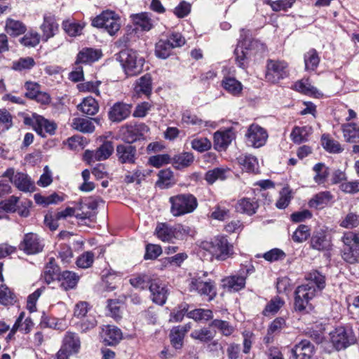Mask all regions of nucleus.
Here are the masks:
<instances>
[{"label": "nucleus", "instance_id": "1", "mask_svg": "<svg viewBox=\"0 0 359 359\" xmlns=\"http://www.w3.org/2000/svg\"><path fill=\"white\" fill-rule=\"evenodd\" d=\"M201 250L208 252L217 259L225 260L233 253V246L227 238L222 236L215 237L210 241H204L201 245Z\"/></svg>", "mask_w": 359, "mask_h": 359}, {"label": "nucleus", "instance_id": "2", "mask_svg": "<svg viewBox=\"0 0 359 359\" xmlns=\"http://www.w3.org/2000/svg\"><path fill=\"white\" fill-rule=\"evenodd\" d=\"M265 46L257 40L239 42L234 50L236 61L240 67L245 68L247 60L257 52H263Z\"/></svg>", "mask_w": 359, "mask_h": 359}, {"label": "nucleus", "instance_id": "3", "mask_svg": "<svg viewBox=\"0 0 359 359\" xmlns=\"http://www.w3.org/2000/svg\"><path fill=\"white\" fill-rule=\"evenodd\" d=\"M170 211L173 216L179 217L192 212L198 205L195 196L190 194H179L170 198Z\"/></svg>", "mask_w": 359, "mask_h": 359}, {"label": "nucleus", "instance_id": "4", "mask_svg": "<svg viewBox=\"0 0 359 359\" xmlns=\"http://www.w3.org/2000/svg\"><path fill=\"white\" fill-rule=\"evenodd\" d=\"M119 57L121 65L128 76H135L142 71L144 60L135 50H123L121 51Z\"/></svg>", "mask_w": 359, "mask_h": 359}, {"label": "nucleus", "instance_id": "5", "mask_svg": "<svg viewBox=\"0 0 359 359\" xmlns=\"http://www.w3.org/2000/svg\"><path fill=\"white\" fill-rule=\"evenodd\" d=\"M318 292L315 290L313 285L302 284L298 286L295 290L294 309L301 313H308L312 310L313 306L310 303Z\"/></svg>", "mask_w": 359, "mask_h": 359}, {"label": "nucleus", "instance_id": "6", "mask_svg": "<svg viewBox=\"0 0 359 359\" xmlns=\"http://www.w3.org/2000/svg\"><path fill=\"white\" fill-rule=\"evenodd\" d=\"M92 25L103 28L111 36L117 33L121 28V18L114 11L107 10L102 11L92 21Z\"/></svg>", "mask_w": 359, "mask_h": 359}, {"label": "nucleus", "instance_id": "7", "mask_svg": "<svg viewBox=\"0 0 359 359\" xmlns=\"http://www.w3.org/2000/svg\"><path fill=\"white\" fill-rule=\"evenodd\" d=\"M254 272L255 267L252 264H242L238 274L227 276L222 280V287L231 292H238L245 287L246 278Z\"/></svg>", "mask_w": 359, "mask_h": 359}, {"label": "nucleus", "instance_id": "8", "mask_svg": "<svg viewBox=\"0 0 359 359\" xmlns=\"http://www.w3.org/2000/svg\"><path fill=\"white\" fill-rule=\"evenodd\" d=\"M208 273L204 272L203 276L197 275L190 279L189 289L190 292H196L201 296L208 297V301L212 300L217 295L215 283L210 280H203Z\"/></svg>", "mask_w": 359, "mask_h": 359}, {"label": "nucleus", "instance_id": "9", "mask_svg": "<svg viewBox=\"0 0 359 359\" xmlns=\"http://www.w3.org/2000/svg\"><path fill=\"white\" fill-rule=\"evenodd\" d=\"M330 341L337 350L346 348L356 340L352 329L338 327L330 333Z\"/></svg>", "mask_w": 359, "mask_h": 359}, {"label": "nucleus", "instance_id": "10", "mask_svg": "<svg viewBox=\"0 0 359 359\" xmlns=\"http://www.w3.org/2000/svg\"><path fill=\"white\" fill-rule=\"evenodd\" d=\"M2 176L8 178L10 182L22 191L32 192L34 191V184L27 174L15 172L14 168H10L4 172Z\"/></svg>", "mask_w": 359, "mask_h": 359}, {"label": "nucleus", "instance_id": "11", "mask_svg": "<svg viewBox=\"0 0 359 359\" xmlns=\"http://www.w3.org/2000/svg\"><path fill=\"white\" fill-rule=\"evenodd\" d=\"M114 150L113 142L107 140L95 150H86L83 154V159L88 163L104 161L110 157Z\"/></svg>", "mask_w": 359, "mask_h": 359}, {"label": "nucleus", "instance_id": "12", "mask_svg": "<svg viewBox=\"0 0 359 359\" xmlns=\"http://www.w3.org/2000/svg\"><path fill=\"white\" fill-rule=\"evenodd\" d=\"M266 79L271 83H277L287 76V64L284 61L269 60L267 63Z\"/></svg>", "mask_w": 359, "mask_h": 359}, {"label": "nucleus", "instance_id": "13", "mask_svg": "<svg viewBox=\"0 0 359 359\" xmlns=\"http://www.w3.org/2000/svg\"><path fill=\"white\" fill-rule=\"evenodd\" d=\"M19 248L27 255H35L42 252L44 243L37 234L28 233L24 236Z\"/></svg>", "mask_w": 359, "mask_h": 359}, {"label": "nucleus", "instance_id": "14", "mask_svg": "<svg viewBox=\"0 0 359 359\" xmlns=\"http://www.w3.org/2000/svg\"><path fill=\"white\" fill-rule=\"evenodd\" d=\"M149 130V127L143 123L127 125L121 129L122 139L124 142L131 144L140 140Z\"/></svg>", "mask_w": 359, "mask_h": 359}, {"label": "nucleus", "instance_id": "15", "mask_svg": "<svg viewBox=\"0 0 359 359\" xmlns=\"http://www.w3.org/2000/svg\"><path fill=\"white\" fill-rule=\"evenodd\" d=\"M247 142L249 145L259 148L263 146L268 137L265 129L257 124H252L245 134Z\"/></svg>", "mask_w": 359, "mask_h": 359}, {"label": "nucleus", "instance_id": "16", "mask_svg": "<svg viewBox=\"0 0 359 359\" xmlns=\"http://www.w3.org/2000/svg\"><path fill=\"white\" fill-rule=\"evenodd\" d=\"M18 197L11 196L8 198L0 202V208L6 212H14L18 210L21 216L27 217L29 215L28 207L31 205L32 202L29 201L22 202L21 206L18 205Z\"/></svg>", "mask_w": 359, "mask_h": 359}, {"label": "nucleus", "instance_id": "17", "mask_svg": "<svg viewBox=\"0 0 359 359\" xmlns=\"http://www.w3.org/2000/svg\"><path fill=\"white\" fill-rule=\"evenodd\" d=\"M100 337L106 346H115L122 339L121 330L114 325H103L100 332Z\"/></svg>", "mask_w": 359, "mask_h": 359}, {"label": "nucleus", "instance_id": "18", "mask_svg": "<svg viewBox=\"0 0 359 359\" xmlns=\"http://www.w3.org/2000/svg\"><path fill=\"white\" fill-rule=\"evenodd\" d=\"M40 29L42 32L43 41L46 42L49 39L53 37L58 31V24L55 17L50 13L45 14Z\"/></svg>", "mask_w": 359, "mask_h": 359}, {"label": "nucleus", "instance_id": "19", "mask_svg": "<svg viewBox=\"0 0 359 359\" xmlns=\"http://www.w3.org/2000/svg\"><path fill=\"white\" fill-rule=\"evenodd\" d=\"M314 351V346L311 341L304 339L291 349V355L294 359H311Z\"/></svg>", "mask_w": 359, "mask_h": 359}, {"label": "nucleus", "instance_id": "20", "mask_svg": "<svg viewBox=\"0 0 359 359\" xmlns=\"http://www.w3.org/2000/svg\"><path fill=\"white\" fill-rule=\"evenodd\" d=\"M149 290L154 302L159 305L165 303L168 297V289L166 285L160 280H153L149 285Z\"/></svg>", "mask_w": 359, "mask_h": 359}, {"label": "nucleus", "instance_id": "21", "mask_svg": "<svg viewBox=\"0 0 359 359\" xmlns=\"http://www.w3.org/2000/svg\"><path fill=\"white\" fill-rule=\"evenodd\" d=\"M116 154L119 163L133 164L136 161L137 149L130 144H118L116 149Z\"/></svg>", "mask_w": 359, "mask_h": 359}, {"label": "nucleus", "instance_id": "22", "mask_svg": "<svg viewBox=\"0 0 359 359\" xmlns=\"http://www.w3.org/2000/svg\"><path fill=\"white\" fill-rule=\"evenodd\" d=\"M32 121L34 130L41 136L45 137V133L50 135L55 133L56 125L53 122L44 118L43 116L34 114L32 115Z\"/></svg>", "mask_w": 359, "mask_h": 359}, {"label": "nucleus", "instance_id": "23", "mask_svg": "<svg viewBox=\"0 0 359 359\" xmlns=\"http://www.w3.org/2000/svg\"><path fill=\"white\" fill-rule=\"evenodd\" d=\"M131 113V105L123 102L115 103L109 111V118L113 122L126 119Z\"/></svg>", "mask_w": 359, "mask_h": 359}, {"label": "nucleus", "instance_id": "24", "mask_svg": "<svg viewBox=\"0 0 359 359\" xmlns=\"http://www.w3.org/2000/svg\"><path fill=\"white\" fill-rule=\"evenodd\" d=\"M61 273L60 269L57 264L55 258L50 257L49 258L48 262L44 266L41 278L47 284H50L55 280L58 281Z\"/></svg>", "mask_w": 359, "mask_h": 359}, {"label": "nucleus", "instance_id": "25", "mask_svg": "<svg viewBox=\"0 0 359 359\" xmlns=\"http://www.w3.org/2000/svg\"><path fill=\"white\" fill-rule=\"evenodd\" d=\"M102 56L99 50L92 48H85L80 50L77 55L76 65L80 64H88L98 60Z\"/></svg>", "mask_w": 359, "mask_h": 359}, {"label": "nucleus", "instance_id": "26", "mask_svg": "<svg viewBox=\"0 0 359 359\" xmlns=\"http://www.w3.org/2000/svg\"><path fill=\"white\" fill-rule=\"evenodd\" d=\"M152 91V79L150 74H147L138 79L134 87V92L138 96L149 97Z\"/></svg>", "mask_w": 359, "mask_h": 359}, {"label": "nucleus", "instance_id": "27", "mask_svg": "<svg viewBox=\"0 0 359 359\" xmlns=\"http://www.w3.org/2000/svg\"><path fill=\"white\" fill-rule=\"evenodd\" d=\"M311 248L318 251L328 250L330 248V241L323 231L313 232L310 240Z\"/></svg>", "mask_w": 359, "mask_h": 359}, {"label": "nucleus", "instance_id": "28", "mask_svg": "<svg viewBox=\"0 0 359 359\" xmlns=\"http://www.w3.org/2000/svg\"><path fill=\"white\" fill-rule=\"evenodd\" d=\"M79 276L71 271H64L58 280L60 287L65 291L75 289L79 280Z\"/></svg>", "mask_w": 359, "mask_h": 359}, {"label": "nucleus", "instance_id": "29", "mask_svg": "<svg viewBox=\"0 0 359 359\" xmlns=\"http://www.w3.org/2000/svg\"><path fill=\"white\" fill-rule=\"evenodd\" d=\"M235 135L231 129L217 131L214 134V146L217 150L224 149L234 139Z\"/></svg>", "mask_w": 359, "mask_h": 359}, {"label": "nucleus", "instance_id": "30", "mask_svg": "<svg viewBox=\"0 0 359 359\" xmlns=\"http://www.w3.org/2000/svg\"><path fill=\"white\" fill-rule=\"evenodd\" d=\"M190 326L185 325L183 326L174 327L170 333V341L173 347L180 349L183 346V339L185 334L189 330Z\"/></svg>", "mask_w": 359, "mask_h": 359}, {"label": "nucleus", "instance_id": "31", "mask_svg": "<svg viewBox=\"0 0 359 359\" xmlns=\"http://www.w3.org/2000/svg\"><path fill=\"white\" fill-rule=\"evenodd\" d=\"M312 133V128L308 126H295L290 134V138L295 144H301L308 140L309 136Z\"/></svg>", "mask_w": 359, "mask_h": 359}, {"label": "nucleus", "instance_id": "32", "mask_svg": "<svg viewBox=\"0 0 359 359\" xmlns=\"http://www.w3.org/2000/svg\"><path fill=\"white\" fill-rule=\"evenodd\" d=\"M306 280L310 285H313L317 292H320L325 287V277L317 270L309 272L306 276Z\"/></svg>", "mask_w": 359, "mask_h": 359}, {"label": "nucleus", "instance_id": "33", "mask_svg": "<svg viewBox=\"0 0 359 359\" xmlns=\"http://www.w3.org/2000/svg\"><path fill=\"white\" fill-rule=\"evenodd\" d=\"M345 140L348 142H359V126L355 123H345L341 126Z\"/></svg>", "mask_w": 359, "mask_h": 359}, {"label": "nucleus", "instance_id": "34", "mask_svg": "<svg viewBox=\"0 0 359 359\" xmlns=\"http://www.w3.org/2000/svg\"><path fill=\"white\" fill-rule=\"evenodd\" d=\"M78 109L87 116H93L99 111V104L93 97H87L78 105Z\"/></svg>", "mask_w": 359, "mask_h": 359}, {"label": "nucleus", "instance_id": "35", "mask_svg": "<svg viewBox=\"0 0 359 359\" xmlns=\"http://www.w3.org/2000/svg\"><path fill=\"white\" fill-rule=\"evenodd\" d=\"M71 126L74 129L83 133H91L95 130V126L92 122V119L86 118H74Z\"/></svg>", "mask_w": 359, "mask_h": 359}, {"label": "nucleus", "instance_id": "36", "mask_svg": "<svg viewBox=\"0 0 359 359\" xmlns=\"http://www.w3.org/2000/svg\"><path fill=\"white\" fill-rule=\"evenodd\" d=\"M222 87L229 93L238 96L241 95L243 90V85L240 81L233 77H224L222 82Z\"/></svg>", "mask_w": 359, "mask_h": 359}, {"label": "nucleus", "instance_id": "37", "mask_svg": "<svg viewBox=\"0 0 359 359\" xmlns=\"http://www.w3.org/2000/svg\"><path fill=\"white\" fill-rule=\"evenodd\" d=\"M238 163L247 172H255L258 170L257 159L250 154H241L237 158Z\"/></svg>", "mask_w": 359, "mask_h": 359}, {"label": "nucleus", "instance_id": "38", "mask_svg": "<svg viewBox=\"0 0 359 359\" xmlns=\"http://www.w3.org/2000/svg\"><path fill=\"white\" fill-rule=\"evenodd\" d=\"M229 169L224 168H215L209 170L205 175V180L209 184H212L217 180H224L227 178Z\"/></svg>", "mask_w": 359, "mask_h": 359}, {"label": "nucleus", "instance_id": "39", "mask_svg": "<svg viewBox=\"0 0 359 359\" xmlns=\"http://www.w3.org/2000/svg\"><path fill=\"white\" fill-rule=\"evenodd\" d=\"M295 89L304 94L313 95L316 97L322 96V93L314 86H313L308 79L298 81L294 84Z\"/></svg>", "mask_w": 359, "mask_h": 359}, {"label": "nucleus", "instance_id": "40", "mask_svg": "<svg viewBox=\"0 0 359 359\" xmlns=\"http://www.w3.org/2000/svg\"><path fill=\"white\" fill-rule=\"evenodd\" d=\"M80 348V340L78 336L73 332H67L63 339V346L61 348L67 350L68 353L77 352Z\"/></svg>", "mask_w": 359, "mask_h": 359}, {"label": "nucleus", "instance_id": "41", "mask_svg": "<svg viewBox=\"0 0 359 359\" xmlns=\"http://www.w3.org/2000/svg\"><path fill=\"white\" fill-rule=\"evenodd\" d=\"M155 232L158 238L163 241L172 242L175 239L173 226H170L165 223L158 224Z\"/></svg>", "mask_w": 359, "mask_h": 359}, {"label": "nucleus", "instance_id": "42", "mask_svg": "<svg viewBox=\"0 0 359 359\" xmlns=\"http://www.w3.org/2000/svg\"><path fill=\"white\" fill-rule=\"evenodd\" d=\"M332 196L329 191H323L315 195L309 202L310 208L320 209L332 200Z\"/></svg>", "mask_w": 359, "mask_h": 359}, {"label": "nucleus", "instance_id": "43", "mask_svg": "<svg viewBox=\"0 0 359 359\" xmlns=\"http://www.w3.org/2000/svg\"><path fill=\"white\" fill-rule=\"evenodd\" d=\"M210 326L217 330L223 336L229 337L235 332V327L229 322L220 319L211 321Z\"/></svg>", "mask_w": 359, "mask_h": 359}, {"label": "nucleus", "instance_id": "44", "mask_svg": "<svg viewBox=\"0 0 359 359\" xmlns=\"http://www.w3.org/2000/svg\"><path fill=\"white\" fill-rule=\"evenodd\" d=\"M173 49L170 40L160 39L155 46V54L157 57L161 59L168 58Z\"/></svg>", "mask_w": 359, "mask_h": 359}, {"label": "nucleus", "instance_id": "45", "mask_svg": "<svg viewBox=\"0 0 359 359\" xmlns=\"http://www.w3.org/2000/svg\"><path fill=\"white\" fill-rule=\"evenodd\" d=\"M258 206L257 202L254 199L244 198L238 201L236 209L239 212L252 215L255 213Z\"/></svg>", "mask_w": 359, "mask_h": 359}, {"label": "nucleus", "instance_id": "46", "mask_svg": "<svg viewBox=\"0 0 359 359\" xmlns=\"http://www.w3.org/2000/svg\"><path fill=\"white\" fill-rule=\"evenodd\" d=\"M133 22L140 27L143 31H149L152 27V22L148 13H141L130 16Z\"/></svg>", "mask_w": 359, "mask_h": 359}, {"label": "nucleus", "instance_id": "47", "mask_svg": "<svg viewBox=\"0 0 359 359\" xmlns=\"http://www.w3.org/2000/svg\"><path fill=\"white\" fill-rule=\"evenodd\" d=\"M342 257L344 261L350 264L359 262V245L354 244L352 247H344Z\"/></svg>", "mask_w": 359, "mask_h": 359}, {"label": "nucleus", "instance_id": "48", "mask_svg": "<svg viewBox=\"0 0 359 359\" xmlns=\"http://www.w3.org/2000/svg\"><path fill=\"white\" fill-rule=\"evenodd\" d=\"M306 71H314L320 62V57L315 49H311L304 54Z\"/></svg>", "mask_w": 359, "mask_h": 359}, {"label": "nucleus", "instance_id": "49", "mask_svg": "<svg viewBox=\"0 0 359 359\" xmlns=\"http://www.w3.org/2000/svg\"><path fill=\"white\" fill-rule=\"evenodd\" d=\"M26 30L25 26L18 20L8 19L6 22V31L12 36H19L25 33Z\"/></svg>", "mask_w": 359, "mask_h": 359}, {"label": "nucleus", "instance_id": "50", "mask_svg": "<svg viewBox=\"0 0 359 359\" xmlns=\"http://www.w3.org/2000/svg\"><path fill=\"white\" fill-rule=\"evenodd\" d=\"M339 226L345 229H353L359 226V215L349 212L340 221Z\"/></svg>", "mask_w": 359, "mask_h": 359}, {"label": "nucleus", "instance_id": "51", "mask_svg": "<svg viewBox=\"0 0 359 359\" xmlns=\"http://www.w3.org/2000/svg\"><path fill=\"white\" fill-rule=\"evenodd\" d=\"M284 303V301L280 297H275L268 302L262 313L264 316L273 315L279 311Z\"/></svg>", "mask_w": 359, "mask_h": 359}, {"label": "nucleus", "instance_id": "52", "mask_svg": "<svg viewBox=\"0 0 359 359\" xmlns=\"http://www.w3.org/2000/svg\"><path fill=\"white\" fill-rule=\"evenodd\" d=\"M313 170L316 172L313 177L315 182L318 184L324 183L329 175L328 168L324 163H318L313 166Z\"/></svg>", "mask_w": 359, "mask_h": 359}, {"label": "nucleus", "instance_id": "53", "mask_svg": "<svg viewBox=\"0 0 359 359\" xmlns=\"http://www.w3.org/2000/svg\"><path fill=\"white\" fill-rule=\"evenodd\" d=\"M194 157L191 153L184 152L174 158V163L178 169L189 166L194 161Z\"/></svg>", "mask_w": 359, "mask_h": 359}, {"label": "nucleus", "instance_id": "54", "mask_svg": "<svg viewBox=\"0 0 359 359\" xmlns=\"http://www.w3.org/2000/svg\"><path fill=\"white\" fill-rule=\"evenodd\" d=\"M292 199L291 190L289 187H283L279 193V198L276 203L278 209H285L288 206Z\"/></svg>", "mask_w": 359, "mask_h": 359}, {"label": "nucleus", "instance_id": "55", "mask_svg": "<svg viewBox=\"0 0 359 359\" xmlns=\"http://www.w3.org/2000/svg\"><path fill=\"white\" fill-rule=\"evenodd\" d=\"M321 140L323 148L330 153H339L343 150L340 144L328 135H323Z\"/></svg>", "mask_w": 359, "mask_h": 359}, {"label": "nucleus", "instance_id": "56", "mask_svg": "<svg viewBox=\"0 0 359 359\" xmlns=\"http://www.w3.org/2000/svg\"><path fill=\"white\" fill-rule=\"evenodd\" d=\"M187 316L195 320H208L213 317L212 311L210 309H197L189 311Z\"/></svg>", "mask_w": 359, "mask_h": 359}, {"label": "nucleus", "instance_id": "57", "mask_svg": "<svg viewBox=\"0 0 359 359\" xmlns=\"http://www.w3.org/2000/svg\"><path fill=\"white\" fill-rule=\"evenodd\" d=\"M310 228L304 224H300L293 233L292 238L294 242L302 243L310 236Z\"/></svg>", "mask_w": 359, "mask_h": 359}, {"label": "nucleus", "instance_id": "58", "mask_svg": "<svg viewBox=\"0 0 359 359\" xmlns=\"http://www.w3.org/2000/svg\"><path fill=\"white\" fill-rule=\"evenodd\" d=\"M151 281L150 277L146 274H139L130 279V283L133 287L142 290L149 287Z\"/></svg>", "mask_w": 359, "mask_h": 359}, {"label": "nucleus", "instance_id": "59", "mask_svg": "<svg viewBox=\"0 0 359 359\" xmlns=\"http://www.w3.org/2000/svg\"><path fill=\"white\" fill-rule=\"evenodd\" d=\"M34 65L35 62L32 57H22L13 62L12 68L16 71H22L31 69Z\"/></svg>", "mask_w": 359, "mask_h": 359}, {"label": "nucleus", "instance_id": "60", "mask_svg": "<svg viewBox=\"0 0 359 359\" xmlns=\"http://www.w3.org/2000/svg\"><path fill=\"white\" fill-rule=\"evenodd\" d=\"M191 337L201 341L207 342L211 341L214 338L215 334L208 328H202L193 331Z\"/></svg>", "mask_w": 359, "mask_h": 359}, {"label": "nucleus", "instance_id": "61", "mask_svg": "<svg viewBox=\"0 0 359 359\" xmlns=\"http://www.w3.org/2000/svg\"><path fill=\"white\" fill-rule=\"evenodd\" d=\"M63 29L70 36H76L81 34L83 26L78 22L67 20L63 22Z\"/></svg>", "mask_w": 359, "mask_h": 359}, {"label": "nucleus", "instance_id": "62", "mask_svg": "<svg viewBox=\"0 0 359 359\" xmlns=\"http://www.w3.org/2000/svg\"><path fill=\"white\" fill-rule=\"evenodd\" d=\"M285 326L286 323L285 318L281 317L276 318L269 326L267 337L269 338V336L271 335L280 333L281 330L285 327Z\"/></svg>", "mask_w": 359, "mask_h": 359}, {"label": "nucleus", "instance_id": "63", "mask_svg": "<svg viewBox=\"0 0 359 359\" xmlns=\"http://www.w3.org/2000/svg\"><path fill=\"white\" fill-rule=\"evenodd\" d=\"M191 147L199 152H204L211 148V142L206 137L194 139L191 142Z\"/></svg>", "mask_w": 359, "mask_h": 359}, {"label": "nucleus", "instance_id": "64", "mask_svg": "<svg viewBox=\"0 0 359 359\" xmlns=\"http://www.w3.org/2000/svg\"><path fill=\"white\" fill-rule=\"evenodd\" d=\"M94 261V254L88 251L81 255L76 259V265L79 268L87 269L90 267Z\"/></svg>", "mask_w": 359, "mask_h": 359}]
</instances>
